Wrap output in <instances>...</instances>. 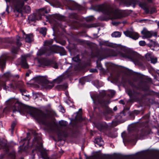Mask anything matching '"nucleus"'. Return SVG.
<instances>
[{
  "label": "nucleus",
  "instance_id": "nucleus-1",
  "mask_svg": "<svg viewBox=\"0 0 159 159\" xmlns=\"http://www.w3.org/2000/svg\"><path fill=\"white\" fill-rule=\"evenodd\" d=\"M30 114L36 120L38 121H42L48 118L49 115L38 109L33 108L31 109Z\"/></svg>",
  "mask_w": 159,
  "mask_h": 159
},
{
  "label": "nucleus",
  "instance_id": "nucleus-2",
  "mask_svg": "<svg viewBox=\"0 0 159 159\" xmlns=\"http://www.w3.org/2000/svg\"><path fill=\"white\" fill-rule=\"evenodd\" d=\"M107 14L110 16L111 19H119L125 16L123 11L121 10L113 11L110 10Z\"/></svg>",
  "mask_w": 159,
  "mask_h": 159
},
{
  "label": "nucleus",
  "instance_id": "nucleus-3",
  "mask_svg": "<svg viewBox=\"0 0 159 159\" xmlns=\"http://www.w3.org/2000/svg\"><path fill=\"white\" fill-rule=\"evenodd\" d=\"M45 12V9H41L39 10V12L36 14L31 15L29 16V19L32 21L39 20L41 18V16L44 14Z\"/></svg>",
  "mask_w": 159,
  "mask_h": 159
},
{
  "label": "nucleus",
  "instance_id": "nucleus-4",
  "mask_svg": "<svg viewBox=\"0 0 159 159\" xmlns=\"http://www.w3.org/2000/svg\"><path fill=\"white\" fill-rule=\"evenodd\" d=\"M120 55L123 57L128 58L131 61H133L135 57L134 52L129 51H127L125 53L121 52L120 53Z\"/></svg>",
  "mask_w": 159,
  "mask_h": 159
},
{
  "label": "nucleus",
  "instance_id": "nucleus-5",
  "mask_svg": "<svg viewBox=\"0 0 159 159\" xmlns=\"http://www.w3.org/2000/svg\"><path fill=\"white\" fill-rule=\"evenodd\" d=\"M60 50H62L63 51L64 54L66 53V52L64 50L63 48L57 46L51 47L50 49L48 50L46 53L47 55H49L53 53H57Z\"/></svg>",
  "mask_w": 159,
  "mask_h": 159
},
{
  "label": "nucleus",
  "instance_id": "nucleus-6",
  "mask_svg": "<svg viewBox=\"0 0 159 159\" xmlns=\"http://www.w3.org/2000/svg\"><path fill=\"white\" fill-rule=\"evenodd\" d=\"M36 79L39 80H41L43 83L42 86L46 89H50L53 87L54 85L52 83L49 82L47 80L43 81V80L44 79L43 77L39 76L36 77Z\"/></svg>",
  "mask_w": 159,
  "mask_h": 159
},
{
  "label": "nucleus",
  "instance_id": "nucleus-7",
  "mask_svg": "<svg viewBox=\"0 0 159 159\" xmlns=\"http://www.w3.org/2000/svg\"><path fill=\"white\" fill-rule=\"evenodd\" d=\"M17 100L14 98L10 99L7 101V104L8 105L11 106L12 107L13 111L14 113L18 111V108L16 107L17 104Z\"/></svg>",
  "mask_w": 159,
  "mask_h": 159
},
{
  "label": "nucleus",
  "instance_id": "nucleus-8",
  "mask_svg": "<svg viewBox=\"0 0 159 159\" xmlns=\"http://www.w3.org/2000/svg\"><path fill=\"white\" fill-rule=\"evenodd\" d=\"M124 33L126 36L131 38L134 40L137 39L139 38L138 34L132 31L127 30L124 32Z\"/></svg>",
  "mask_w": 159,
  "mask_h": 159
},
{
  "label": "nucleus",
  "instance_id": "nucleus-9",
  "mask_svg": "<svg viewBox=\"0 0 159 159\" xmlns=\"http://www.w3.org/2000/svg\"><path fill=\"white\" fill-rule=\"evenodd\" d=\"M141 34L143 35L142 38L145 39L151 38L153 34V32L152 31H149L147 29L144 28L141 31Z\"/></svg>",
  "mask_w": 159,
  "mask_h": 159
},
{
  "label": "nucleus",
  "instance_id": "nucleus-10",
  "mask_svg": "<svg viewBox=\"0 0 159 159\" xmlns=\"http://www.w3.org/2000/svg\"><path fill=\"white\" fill-rule=\"evenodd\" d=\"M20 64L22 67L24 69H27L29 67V65L27 63L26 58L25 57H21Z\"/></svg>",
  "mask_w": 159,
  "mask_h": 159
},
{
  "label": "nucleus",
  "instance_id": "nucleus-11",
  "mask_svg": "<svg viewBox=\"0 0 159 159\" xmlns=\"http://www.w3.org/2000/svg\"><path fill=\"white\" fill-rule=\"evenodd\" d=\"M65 78L64 76L63 75H61L55 79L53 81L54 83L59 84Z\"/></svg>",
  "mask_w": 159,
  "mask_h": 159
},
{
  "label": "nucleus",
  "instance_id": "nucleus-12",
  "mask_svg": "<svg viewBox=\"0 0 159 159\" xmlns=\"http://www.w3.org/2000/svg\"><path fill=\"white\" fill-rule=\"evenodd\" d=\"M95 141V143L100 146H102L103 143V141L101 138H97Z\"/></svg>",
  "mask_w": 159,
  "mask_h": 159
},
{
  "label": "nucleus",
  "instance_id": "nucleus-13",
  "mask_svg": "<svg viewBox=\"0 0 159 159\" xmlns=\"http://www.w3.org/2000/svg\"><path fill=\"white\" fill-rule=\"evenodd\" d=\"M33 39V35L32 34H30L26 35L25 38V41L28 43L31 42Z\"/></svg>",
  "mask_w": 159,
  "mask_h": 159
},
{
  "label": "nucleus",
  "instance_id": "nucleus-14",
  "mask_svg": "<svg viewBox=\"0 0 159 159\" xmlns=\"http://www.w3.org/2000/svg\"><path fill=\"white\" fill-rule=\"evenodd\" d=\"M22 11L21 12H20V13H22L24 11L23 10H24V11L27 13H30L31 11V8L30 6H25L24 7L23 9H22Z\"/></svg>",
  "mask_w": 159,
  "mask_h": 159
},
{
  "label": "nucleus",
  "instance_id": "nucleus-15",
  "mask_svg": "<svg viewBox=\"0 0 159 159\" xmlns=\"http://www.w3.org/2000/svg\"><path fill=\"white\" fill-rule=\"evenodd\" d=\"M121 33L118 31H115L113 33L111 36L112 37L114 38H118L120 37L121 36Z\"/></svg>",
  "mask_w": 159,
  "mask_h": 159
},
{
  "label": "nucleus",
  "instance_id": "nucleus-16",
  "mask_svg": "<svg viewBox=\"0 0 159 159\" xmlns=\"http://www.w3.org/2000/svg\"><path fill=\"white\" fill-rule=\"evenodd\" d=\"M47 29L45 27L41 28L39 30V32L43 35L45 36L46 34Z\"/></svg>",
  "mask_w": 159,
  "mask_h": 159
},
{
  "label": "nucleus",
  "instance_id": "nucleus-17",
  "mask_svg": "<svg viewBox=\"0 0 159 159\" xmlns=\"http://www.w3.org/2000/svg\"><path fill=\"white\" fill-rule=\"evenodd\" d=\"M5 58L4 57H2L0 58V66L3 67L5 66Z\"/></svg>",
  "mask_w": 159,
  "mask_h": 159
},
{
  "label": "nucleus",
  "instance_id": "nucleus-18",
  "mask_svg": "<svg viewBox=\"0 0 159 159\" xmlns=\"http://www.w3.org/2000/svg\"><path fill=\"white\" fill-rule=\"evenodd\" d=\"M149 132L148 131H145V130H142L141 132L140 137H141L140 139H142V137L144 136L147 135L149 134Z\"/></svg>",
  "mask_w": 159,
  "mask_h": 159
},
{
  "label": "nucleus",
  "instance_id": "nucleus-19",
  "mask_svg": "<svg viewBox=\"0 0 159 159\" xmlns=\"http://www.w3.org/2000/svg\"><path fill=\"white\" fill-rule=\"evenodd\" d=\"M59 124L61 126H65L67 125V123L66 121L64 120H61L59 121Z\"/></svg>",
  "mask_w": 159,
  "mask_h": 159
},
{
  "label": "nucleus",
  "instance_id": "nucleus-20",
  "mask_svg": "<svg viewBox=\"0 0 159 159\" xmlns=\"http://www.w3.org/2000/svg\"><path fill=\"white\" fill-rule=\"evenodd\" d=\"M145 57L147 60L149 61L152 57V54L150 53H148L146 54Z\"/></svg>",
  "mask_w": 159,
  "mask_h": 159
},
{
  "label": "nucleus",
  "instance_id": "nucleus-21",
  "mask_svg": "<svg viewBox=\"0 0 159 159\" xmlns=\"http://www.w3.org/2000/svg\"><path fill=\"white\" fill-rule=\"evenodd\" d=\"M150 61H151V63L155 64L157 62V59L156 57H151Z\"/></svg>",
  "mask_w": 159,
  "mask_h": 159
},
{
  "label": "nucleus",
  "instance_id": "nucleus-22",
  "mask_svg": "<svg viewBox=\"0 0 159 159\" xmlns=\"http://www.w3.org/2000/svg\"><path fill=\"white\" fill-rule=\"evenodd\" d=\"M20 37L18 36H17L16 37V40H17V44L19 46H20L21 44V43L20 42Z\"/></svg>",
  "mask_w": 159,
  "mask_h": 159
},
{
  "label": "nucleus",
  "instance_id": "nucleus-23",
  "mask_svg": "<svg viewBox=\"0 0 159 159\" xmlns=\"http://www.w3.org/2000/svg\"><path fill=\"white\" fill-rule=\"evenodd\" d=\"M17 86L20 88H22L24 86V83L22 81H19L17 84Z\"/></svg>",
  "mask_w": 159,
  "mask_h": 159
},
{
  "label": "nucleus",
  "instance_id": "nucleus-24",
  "mask_svg": "<svg viewBox=\"0 0 159 159\" xmlns=\"http://www.w3.org/2000/svg\"><path fill=\"white\" fill-rule=\"evenodd\" d=\"M93 19V16H89L87 17L86 20L87 21H91Z\"/></svg>",
  "mask_w": 159,
  "mask_h": 159
},
{
  "label": "nucleus",
  "instance_id": "nucleus-25",
  "mask_svg": "<svg viewBox=\"0 0 159 159\" xmlns=\"http://www.w3.org/2000/svg\"><path fill=\"white\" fill-rule=\"evenodd\" d=\"M16 125V123L15 122H13L11 126V131L12 132L13 131L14 128Z\"/></svg>",
  "mask_w": 159,
  "mask_h": 159
},
{
  "label": "nucleus",
  "instance_id": "nucleus-26",
  "mask_svg": "<svg viewBox=\"0 0 159 159\" xmlns=\"http://www.w3.org/2000/svg\"><path fill=\"white\" fill-rule=\"evenodd\" d=\"M139 45L141 46H143L145 45L146 42L144 41H141L139 42Z\"/></svg>",
  "mask_w": 159,
  "mask_h": 159
},
{
  "label": "nucleus",
  "instance_id": "nucleus-27",
  "mask_svg": "<svg viewBox=\"0 0 159 159\" xmlns=\"http://www.w3.org/2000/svg\"><path fill=\"white\" fill-rule=\"evenodd\" d=\"M18 50V48H16L13 47L12 48L11 51L14 53H16Z\"/></svg>",
  "mask_w": 159,
  "mask_h": 159
},
{
  "label": "nucleus",
  "instance_id": "nucleus-28",
  "mask_svg": "<svg viewBox=\"0 0 159 159\" xmlns=\"http://www.w3.org/2000/svg\"><path fill=\"white\" fill-rule=\"evenodd\" d=\"M156 12V10L155 8H153L151 9V10L150 11V14H152Z\"/></svg>",
  "mask_w": 159,
  "mask_h": 159
},
{
  "label": "nucleus",
  "instance_id": "nucleus-29",
  "mask_svg": "<svg viewBox=\"0 0 159 159\" xmlns=\"http://www.w3.org/2000/svg\"><path fill=\"white\" fill-rule=\"evenodd\" d=\"M72 60L75 61H79V59L78 57H76L73 58Z\"/></svg>",
  "mask_w": 159,
  "mask_h": 159
},
{
  "label": "nucleus",
  "instance_id": "nucleus-30",
  "mask_svg": "<svg viewBox=\"0 0 159 159\" xmlns=\"http://www.w3.org/2000/svg\"><path fill=\"white\" fill-rule=\"evenodd\" d=\"M20 91L22 93V95H24L26 96H27V95L25 94V93L26 92V91L24 89H21Z\"/></svg>",
  "mask_w": 159,
  "mask_h": 159
},
{
  "label": "nucleus",
  "instance_id": "nucleus-31",
  "mask_svg": "<svg viewBox=\"0 0 159 159\" xmlns=\"http://www.w3.org/2000/svg\"><path fill=\"white\" fill-rule=\"evenodd\" d=\"M90 71L91 72H97V70L96 69H91L90 70Z\"/></svg>",
  "mask_w": 159,
  "mask_h": 159
},
{
  "label": "nucleus",
  "instance_id": "nucleus-32",
  "mask_svg": "<svg viewBox=\"0 0 159 159\" xmlns=\"http://www.w3.org/2000/svg\"><path fill=\"white\" fill-rule=\"evenodd\" d=\"M52 66L55 69H57L58 67V65L57 63L54 64Z\"/></svg>",
  "mask_w": 159,
  "mask_h": 159
},
{
  "label": "nucleus",
  "instance_id": "nucleus-33",
  "mask_svg": "<svg viewBox=\"0 0 159 159\" xmlns=\"http://www.w3.org/2000/svg\"><path fill=\"white\" fill-rule=\"evenodd\" d=\"M112 23L113 25H118L119 23L116 22H112Z\"/></svg>",
  "mask_w": 159,
  "mask_h": 159
},
{
  "label": "nucleus",
  "instance_id": "nucleus-34",
  "mask_svg": "<svg viewBox=\"0 0 159 159\" xmlns=\"http://www.w3.org/2000/svg\"><path fill=\"white\" fill-rule=\"evenodd\" d=\"M110 93H111V95L112 96L115 93V92L113 90H111Z\"/></svg>",
  "mask_w": 159,
  "mask_h": 159
},
{
  "label": "nucleus",
  "instance_id": "nucleus-35",
  "mask_svg": "<svg viewBox=\"0 0 159 159\" xmlns=\"http://www.w3.org/2000/svg\"><path fill=\"white\" fill-rule=\"evenodd\" d=\"M8 8H9V7L7 6V8L6 10V11L8 12V13H9Z\"/></svg>",
  "mask_w": 159,
  "mask_h": 159
},
{
  "label": "nucleus",
  "instance_id": "nucleus-36",
  "mask_svg": "<svg viewBox=\"0 0 159 159\" xmlns=\"http://www.w3.org/2000/svg\"><path fill=\"white\" fill-rule=\"evenodd\" d=\"M30 73H27L26 74V76H29V75H30Z\"/></svg>",
  "mask_w": 159,
  "mask_h": 159
},
{
  "label": "nucleus",
  "instance_id": "nucleus-37",
  "mask_svg": "<svg viewBox=\"0 0 159 159\" xmlns=\"http://www.w3.org/2000/svg\"><path fill=\"white\" fill-rule=\"evenodd\" d=\"M113 110L115 111H116L117 110V108L116 107H115L113 109Z\"/></svg>",
  "mask_w": 159,
  "mask_h": 159
},
{
  "label": "nucleus",
  "instance_id": "nucleus-38",
  "mask_svg": "<svg viewBox=\"0 0 159 159\" xmlns=\"http://www.w3.org/2000/svg\"><path fill=\"white\" fill-rule=\"evenodd\" d=\"M61 111H62V112L63 113H64L65 111V110H64V109H63V108H61Z\"/></svg>",
  "mask_w": 159,
  "mask_h": 159
},
{
  "label": "nucleus",
  "instance_id": "nucleus-39",
  "mask_svg": "<svg viewBox=\"0 0 159 159\" xmlns=\"http://www.w3.org/2000/svg\"><path fill=\"white\" fill-rule=\"evenodd\" d=\"M120 102L121 103L124 104V101L123 100H120Z\"/></svg>",
  "mask_w": 159,
  "mask_h": 159
},
{
  "label": "nucleus",
  "instance_id": "nucleus-40",
  "mask_svg": "<svg viewBox=\"0 0 159 159\" xmlns=\"http://www.w3.org/2000/svg\"><path fill=\"white\" fill-rule=\"evenodd\" d=\"M157 25L158 28H159V21H158L157 23Z\"/></svg>",
  "mask_w": 159,
  "mask_h": 159
},
{
  "label": "nucleus",
  "instance_id": "nucleus-41",
  "mask_svg": "<svg viewBox=\"0 0 159 159\" xmlns=\"http://www.w3.org/2000/svg\"><path fill=\"white\" fill-rule=\"evenodd\" d=\"M149 2H151L152 1V0H148Z\"/></svg>",
  "mask_w": 159,
  "mask_h": 159
},
{
  "label": "nucleus",
  "instance_id": "nucleus-42",
  "mask_svg": "<svg viewBox=\"0 0 159 159\" xmlns=\"http://www.w3.org/2000/svg\"><path fill=\"white\" fill-rule=\"evenodd\" d=\"M46 66H49V64H46Z\"/></svg>",
  "mask_w": 159,
  "mask_h": 159
},
{
  "label": "nucleus",
  "instance_id": "nucleus-43",
  "mask_svg": "<svg viewBox=\"0 0 159 159\" xmlns=\"http://www.w3.org/2000/svg\"><path fill=\"white\" fill-rule=\"evenodd\" d=\"M143 90L144 91H146V90H146V89H143Z\"/></svg>",
  "mask_w": 159,
  "mask_h": 159
},
{
  "label": "nucleus",
  "instance_id": "nucleus-44",
  "mask_svg": "<svg viewBox=\"0 0 159 159\" xmlns=\"http://www.w3.org/2000/svg\"><path fill=\"white\" fill-rule=\"evenodd\" d=\"M16 76L17 78H19V76H18V75H16Z\"/></svg>",
  "mask_w": 159,
  "mask_h": 159
},
{
  "label": "nucleus",
  "instance_id": "nucleus-45",
  "mask_svg": "<svg viewBox=\"0 0 159 159\" xmlns=\"http://www.w3.org/2000/svg\"><path fill=\"white\" fill-rule=\"evenodd\" d=\"M79 111H82V110H81V109H80L79 110Z\"/></svg>",
  "mask_w": 159,
  "mask_h": 159
},
{
  "label": "nucleus",
  "instance_id": "nucleus-46",
  "mask_svg": "<svg viewBox=\"0 0 159 159\" xmlns=\"http://www.w3.org/2000/svg\"><path fill=\"white\" fill-rule=\"evenodd\" d=\"M23 33L24 34H25V33H24V31H23Z\"/></svg>",
  "mask_w": 159,
  "mask_h": 159
},
{
  "label": "nucleus",
  "instance_id": "nucleus-47",
  "mask_svg": "<svg viewBox=\"0 0 159 159\" xmlns=\"http://www.w3.org/2000/svg\"><path fill=\"white\" fill-rule=\"evenodd\" d=\"M147 88L148 89V87H147Z\"/></svg>",
  "mask_w": 159,
  "mask_h": 159
}]
</instances>
